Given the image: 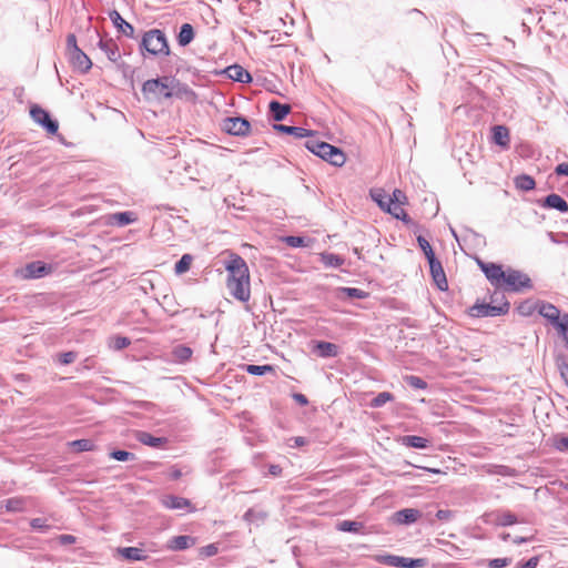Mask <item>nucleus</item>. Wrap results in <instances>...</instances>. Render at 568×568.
<instances>
[{"label":"nucleus","mask_w":568,"mask_h":568,"mask_svg":"<svg viewBox=\"0 0 568 568\" xmlns=\"http://www.w3.org/2000/svg\"><path fill=\"white\" fill-rule=\"evenodd\" d=\"M109 18L112 21L113 26L116 28V30L122 33L123 36L134 39V27L125 21L122 16L116 10H112L109 13Z\"/></svg>","instance_id":"nucleus-17"},{"label":"nucleus","mask_w":568,"mask_h":568,"mask_svg":"<svg viewBox=\"0 0 568 568\" xmlns=\"http://www.w3.org/2000/svg\"><path fill=\"white\" fill-rule=\"evenodd\" d=\"M225 268L227 272L235 270L248 268L246 262L240 255H232L231 260L227 261Z\"/></svg>","instance_id":"nucleus-46"},{"label":"nucleus","mask_w":568,"mask_h":568,"mask_svg":"<svg viewBox=\"0 0 568 568\" xmlns=\"http://www.w3.org/2000/svg\"><path fill=\"white\" fill-rule=\"evenodd\" d=\"M130 344H131L130 338L124 337V336H116L114 338L113 347L115 349L120 351V349H123V348L128 347Z\"/></svg>","instance_id":"nucleus-55"},{"label":"nucleus","mask_w":568,"mask_h":568,"mask_svg":"<svg viewBox=\"0 0 568 568\" xmlns=\"http://www.w3.org/2000/svg\"><path fill=\"white\" fill-rule=\"evenodd\" d=\"M389 200H394V203L402 205L404 203V201L406 200V196H405L404 192L396 189V190H394L393 195L387 199V203H389Z\"/></svg>","instance_id":"nucleus-58"},{"label":"nucleus","mask_w":568,"mask_h":568,"mask_svg":"<svg viewBox=\"0 0 568 568\" xmlns=\"http://www.w3.org/2000/svg\"><path fill=\"white\" fill-rule=\"evenodd\" d=\"M69 445L74 452H78V453L91 452L95 448L93 440L87 439V438L75 439V440L69 443Z\"/></svg>","instance_id":"nucleus-39"},{"label":"nucleus","mask_w":568,"mask_h":568,"mask_svg":"<svg viewBox=\"0 0 568 568\" xmlns=\"http://www.w3.org/2000/svg\"><path fill=\"white\" fill-rule=\"evenodd\" d=\"M503 303L493 305L489 303H475L473 306L468 308V315L471 317L480 318V317H496L500 315H505L509 312L510 304L506 300L505 295H501Z\"/></svg>","instance_id":"nucleus-4"},{"label":"nucleus","mask_w":568,"mask_h":568,"mask_svg":"<svg viewBox=\"0 0 568 568\" xmlns=\"http://www.w3.org/2000/svg\"><path fill=\"white\" fill-rule=\"evenodd\" d=\"M477 264L481 272L485 274L486 278L495 288L503 287L505 271L503 270V266L500 264L493 262H484L480 260H477Z\"/></svg>","instance_id":"nucleus-8"},{"label":"nucleus","mask_w":568,"mask_h":568,"mask_svg":"<svg viewBox=\"0 0 568 568\" xmlns=\"http://www.w3.org/2000/svg\"><path fill=\"white\" fill-rule=\"evenodd\" d=\"M541 205L546 209H552L560 213H568L567 201L556 193L548 194L546 197H544Z\"/></svg>","instance_id":"nucleus-22"},{"label":"nucleus","mask_w":568,"mask_h":568,"mask_svg":"<svg viewBox=\"0 0 568 568\" xmlns=\"http://www.w3.org/2000/svg\"><path fill=\"white\" fill-rule=\"evenodd\" d=\"M225 73L230 79L236 82L250 83L252 81L251 73L239 64L227 67Z\"/></svg>","instance_id":"nucleus-23"},{"label":"nucleus","mask_w":568,"mask_h":568,"mask_svg":"<svg viewBox=\"0 0 568 568\" xmlns=\"http://www.w3.org/2000/svg\"><path fill=\"white\" fill-rule=\"evenodd\" d=\"M538 313L554 327H556L558 323L562 322V314L560 313V310L551 303L541 302L538 307Z\"/></svg>","instance_id":"nucleus-16"},{"label":"nucleus","mask_w":568,"mask_h":568,"mask_svg":"<svg viewBox=\"0 0 568 568\" xmlns=\"http://www.w3.org/2000/svg\"><path fill=\"white\" fill-rule=\"evenodd\" d=\"M58 540L60 545L67 546L74 544L77 541V538L73 535L63 534L58 537Z\"/></svg>","instance_id":"nucleus-61"},{"label":"nucleus","mask_w":568,"mask_h":568,"mask_svg":"<svg viewBox=\"0 0 568 568\" xmlns=\"http://www.w3.org/2000/svg\"><path fill=\"white\" fill-rule=\"evenodd\" d=\"M221 129L230 135L243 138L250 134L251 123L243 116H229L223 119Z\"/></svg>","instance_id":"nucleus-6"},{"label":"nucleus","mask_w":568,"mask_h":568,"mask_svg":"<svg viewBox=\"0 0 568 568\" xmlns=\"http://www.w3.org/2000/svg\"><path fill=\"white\" fill-rule=\"evenodd\" d=\"M305 148L334 166H342L346 161V155L341 148L332 145L325 141H321L316 138L307 140L305 142Z\"/></svg>","instance_id":"nucleus-2"},{"label":"nucleus","mask_w":568,"mask_h":568,"mask_svg":"<svg viewBox=\"0 0 568 568\" xmlns=\"http://www.w3.org/2000/svg\"><path fill=\"white\" fill-rule=\"evenodd\" d=\"M193 256L191 254H183L174 265V272L178 275L186 273L192 264Z\"/></svg>","instance_id":"nucleus-41"},{"label":"nucleus","mask_w":568,"mask_h":568,"mask_svg":"<svg viewBox=\"0 0 568 568\" xmlns=\"http://www.w3.org/2000/svg\"><path fill=\"white\" fill-rule=\"evenodd\" d=\"M284 241L291 247H302L305 245V240L302 236L290 235Z\"/></svg>","instance_id":"nucleus-54"},{"label":"nucleus","mask_w":568,"mask_h":568,"mask_svg":"<svg viewBox=\"0 0 568 568\" xmlns=\"http://www.w3.org/2000/svg\"><path fill=\"white\" fill-rule=\"evenodd\" d=\"M384 564L398 568H422L426 565V559L388 555L384 558Z\"/></svg>","instance_id":"nucleus-13"},{"label":"nucleus","mask_w":568,"mask_h":568,"mask_svg":"<svg viewBox=\"0 0 568 568\" xmlns=\"http://www.w3.org/2000/svg\"><path fill=\"white\" fill-rule=\"evenodd\" d=\"M193 349L186 345L178 344L170 353V362L174 364H186L191 361Z\"/></svg>","instance_id":"nucleus-20"},{"label":"nucleus","mask_w":568,"mask_h":568,"mask_svg":"<svg viewBox=\"0 0 568 568\" xmlns=\"http://www.w3.org/2000/svg\"><path fill=\"white\" fill-rule=\"evenodd\" d=\"M195 37L194 28L191 23H183L180 27V31L176 36V41L179 45L186 47L189 45Z\"/></svg>","instance_id":"nucleus-30"},{"label":"nucleus","mask_w":568,"mask_h":568,"mask_svg":"<svg viewBox=\"0 0 568 568\" xmlns=\"http://www.w3.org/2000/svg\"><path fill=\"white\" fill-rule=\"evenodd\" d=\"M109 457L111 459L118 460V462H133L136 460V456L128 450L123 449H112L109 453Z\"/></svg>","instance_id":"nucleus-42"},{"label":"nucleus","mask_w":568,"mask_h":568,"mask_svg":"<svg viewBox=\"0 0 568 568\" xmlns=\"http://www.w3.org/2000/svg\"><path fill=\"white\" fill-rule=\"evenodd\" d=\"M313 352L322 358H332L339 354V347L331 342L316 341L313 346Z\"/></svg>","instance_id":"nucleus-18"},{"label":"nucleus","mask_w":568,"mask_h":568,"mask_svg":"<svg viewBox=\"0 0 568 568\" xmlns=\"http://www.w3.org/2000/svg\"><path fill=\"white\" fill-rule=\"evenodd\" d=\"M555 328L565 341V345L568 349V313L562 314V322L558 323Z\"/></svg>","instance_id":"nucleus-48"},{"label":"nucleus","mask_w":568,"mask_h":568,"mask_svg":"<svg viewBox=\"0 0 568 568\" xmlns=\"http://www.w3.org/2000/svg\"><path fill=\"white\" fill-rule=\"evenodd\" d=\"M386 212L392 214L395 219L402 220L405 223H408L410 221L408 214L405 212L402 205L394 203V200H389V203H387Z\"/></svg>","instance_id":"nucleus-37"},{"label":"nucleus","mask_w":568,"mask_h":568,"mask_svg":"<svg viewBox=\"0 0 568 568\" xmlns=\"http://www.w3.org/2000/svg\"><path fill=\"white\" fill-rule=\"evenodd\" d=\"M539 562L538 557H531L523 562L518 568H536Z\"/></svg>","instance_id":"nucleus-63"},{"label":"nucleus","mask_w":568,"mask_h":568,"mask_svg":"<svg viewBox=\"0 0 568 568\" xmlns=\"http://www.w3.org/2000/svg\"><path fill=\"white\" fill-rule=\"evenodd\" d=\"M555 172L557 175L568 176V163H560L556 166Z\"/></svg>","instance_id":"nucleus-64"},{"label":"nucleus","mask_w":568,"mask_h":568,"mask_svg":"<svg viewBox=\"0 0 568 568\" xmlns=\"http://www.w3.org/2000/svg\"><path fill=\"white\" fill-rule=\"evenodd\" d=\"M118 554L128 561H145L149 556L145 551L138 547L118 548Z\"/></svg>","instance_id":"nucleus-24"},{"label":"nucleus","mask_w":568,"mask_h":568,"mask_svg":"<svg viewBox=\"0 0 568 568\" xmlns=\"http://www.w3.org/2000/svg\"><path fill=\"white\" fill-rule=\"evenodd\" d=\"M394 399V396L389 392L378 393L371 402V406L374 408H379L384 406L386 403Z\"/></svg>","instance_id":"nucleus-44"},{"label":"nucleus","mask_w":568,"mask_h":568,"mask_svg":"<svg viewBox=\"0 0 568 568\" xmlns=\"http://www.w3.org/2000/svg\"><path fill=\"white\" fill-rule=\"evenodd\" d=\"M388 197H389L388 195H385L382 193L373 194V199L377 202L379 207L384 211H386V209H387V199Z\"/></svg>","instance_id":"nucleus-59"},{"label":"nucleus","mask_w":568,"mask_h":568,"mask_svg":"<svg viewBox=\"0 0 568 568\" xmlns=\"http://www.w3.org/2000/svg\"><path fill=\"white\" fill-rule=\"evenodd\" d=\"M140 52L143 57L169 55L171 51L165 33L160 29L145 31L140 42Z\"/></svg>","instance_id":"nucleus-1"},{"label":"nucleus","mask_w":568,"mask_h":568,"mask_svg":"<svg viewBox=\"0 0 568 568\" xmlns=\"http://www.w3.org/2000/svg\"><path fill=\"white\" fill-rule=\"evenodd\" d=\"M417 243L419 248L425 254L427 262L432 260V257H436L429 242L422 235L417 236Z\"/></svg>","instance_id":"nucleus-47"},{"label":"nucleus","mask_w":568,"mask_h":568,"mask_svg":"<svg viewBox=\"0 0 568 568\" xmlns=\"http://www.w3.org/2000/svg\"><path fill=\"white\" fill-rule=\"evenodd\" d=\"M486 562L489 568H505L510 565L511 559L507 558V557L506 558H494V559H488Z\"/></svg>","instance_id":"nucleus-50"},{"label":"nucleus","mask_w":568,"mask_h":568,"mask_svg":"<svg viewBox=\"0 0 568 568\" xmlns=\"http://www.w3.org/2000/svg\"><path fill=\"white\" fill-rule=\"evenodd\" d=\"M337 530L353 534H364L365 526L362 521L342 520L336 526Z\"/></svg>","instance_id":"nucleus-34"},{"label":"nucleus","mask_w":568,"mask_h":568,"mask_svg":"<svg viewBox=\"0 0 568 568\" xmlns=\"http://www.w3.org/2000/svg\"><path fill=\"white\" fill-rule=\"evenodd\" d=\"M161 505L170 510H183L185 513L195 511V507L192 501L187 498L176 496V495H163L160 498Z\"/></svg>","instance_id":"nucleus-10"},{"label":"nucleus","mask_w":568,"mask_h":568,"mask_svg":"<svg viewBox=\"0 0 568 568\" xmlns=\"http://www.w3.org/2000/svg\"><path fill=\"white\" fill-rule=\"evenodd\" d=\"M557 368H561L568 365V358L565 354L558 353L555 357Z\"/></svg>","instance_id":"nucleus-62"},{"label":"nucleus","mask_w":568,"mask_h":568,"mask_svg":"<svg viewBox=\"0 0 568 568\" xmlns=\"http://www.w3.org/2000/svg\"><path fill=\"white\" fill-rule=\"evenodd\" d=\"M30 526L34 530L47 531L50 528V525L47 524V520L43 518H33L30 521Z\"/></svg>","instance_id":"nucleus-53"},{"label":"nucleus","mask_w":568,"mask_h":568,"mask_svg":"<svg viewBox=\"0 0 568 568\" xmlns=\"http://www.w3.org/2000/svg\"><path fill=\"white\" fill-rule=\"evenodd\" d=\"M555 447L559 452H568V435L567 436H560L559 438H556Z\"/></svg>","instance_id":"nucleus-56"},{"label":"nucleus","mask_w":568,"mask_h":568,"mask_svg":"<svg viewBox=\"0 0 568 568\" xmlns=\"http://www.w3.org/2000/svg\"><path fill=\"white\" fill-rule=\"evenodd\" d=\"M80 49L77 44V37L73 33L68 34L67 37V50L68 54Z\"/></svg>","instance_id":"nucleus-57"},{"label":"nucleus","mask_w":568,"mask_h":568,"mask_svg":"<svg viewBox=\"0 0 568 568\" xmlns=\"http://www.w3.org/2000/svg\"><path fill=\"white\" fill-rule=\"evenodd\" d=\"M428 264L432 278L437 288L440 291H446L448 288V283L442 262L437 257H432V260L428 261Z\"/></svg>","instance_id":"nucleus-14"},{"label":"nucleus","mask_w":568,"mask_h":568,"mask_svg":"<svg viewBox=\"0 0 568 568\" xmlns=\"http://www.w3.org/2000/svg\"><path fill=\"white\" fill-rule=\"evenodd\" d=\"M422 513L415 508H404L396 511L393 516L394 523L398 525H410L417 521Z\"/></svg>","instance_id":"nucleus-21"},{"label":"nucleus","mask_w":568,"mask_h":568,"mask_svg":"<svg viewBox=\"0 0 568 568\" xmlns=\"http://www.w3.org/2000/svg\"><path fill=\"white\" fill-rule=\"evenodd\" d=\"M485 521L500 527H508L517 524L518 518L509 510H495L485 514Z\"/></svg>","instance_id":"nucleus-12"},{"label":"nucleus","mask_w":568,"mask_h":568,"mask_svg":"<svg viewBox=\"0 0 568 568\" xmlns=\"http://www.w3.org/2000/svg\"><path fill=\"white\" fill-rule=\"evenodd\" d=\"M400 444L417 449H427L430 446L429 439L417 435H405L399 439Z\"/></svg>","instance_id":"nucleus-28"},{"label":"nucleus","mask_w":568,"mask_h":568,"mask_svg":"<svg viewBox=\"0 0 568 568\" xmlns=\"http://www.w3.org/2000/svg\"><path fill=\"white\" fill-rule=\"evenodd\" d=\"M28 498L12 497L4 500V508L8 513H23L27 510Z\"/></svg>","instance_id":"nucleus-32"},{"label":"nucleus","mask_w":568,"mask_h":568,"mask_svg":"<svg viewBox=\"0 0 568 568\" xmlns=\"http://www.w3.org/2000/svg\"><path fill=\"white\" fill-rule=\"evenodd\" d=\"M403 379L408 386L416 389H426L428 387L427 383L416 375H406Z\"/></svg>","instance_id":"nucleus-45"},{"label":"nucleus","mask_w":568,"mask_h":568,"mask_svg":"<svg viewBox=\"0 0 568 568\" xmlns=\"http://www.w3.org/2000/svg\"><path fill=\"white\" fill-rule=\"evenodd\" d=\"M268 111L274 121L281 122L283 121L288 113L291 112V106L288 104H283L276 100H272L268 103Z\"/></svg>","instance_id":"nucleus-25"},{"label":"nucleus","mask_w":568,"mask_h":568,"mask_svg":"<svg viewBox=\"0 0 568 568\" xmlns=\"http://www.w3.org/2000/svg\"><path fill=\"white\" fill-rule=\"evenodd\" d=\"M493 141L501 148L509 146V130L505 125H495L491 129Z\"/></svg>","instance_id":"nucleus-31"},{"label":"nucleus","mask_w":568,"mask_h":568,"mask_svg":"<svg viewBox=\"0 0 568 568\" xmlns=\"http://www.w3.org/2000/svg\"><path fill=\"white\" fill-rule=\"evenodd\" d=\"M77 358V353L75 352H64V353H61L58 355V362L61 364V365H69L71 363H73Z\"/></svg>","instance_id":"nucleus-51"},{"label":"nucleus","mask_w":568,"mask_h":568,"mask_svg":"<svg viewBox=\"0 0 568 568\" xmlns=\"http://www.w3.org/2000/svg\"><path fill=\"white\" fill-rule=\"evenodd\" d=\"M230 294L240 302H247L251 297L250 278L227 280Z\"/></svg>","instance_id":"nucleus-11"},{"label":"nucleus","mask_w":568,"mask_h":568,"mask_svg":"<svg viewBox=\"0 0 568 568\" xmlns=\"http://www.w3.org/2000/svg\"><path fill=\"white\" fill-rule=\"evenodd\" d=\"M52 271L53 266L51 264H47L43 261H33L26 264V266L21 268L20 274L26 280H36L49 275Z\"/></svg>","instance_id":"nucleus-9"},{"label":"nucleus","mask_w":568,"mask_h":568,"mask_svg":"<svg viewBox=\"0 0 568 568\" xmlns=\"http://www.w3.org/2000/svg\"><path fill=\"white\" fill-rule=\"evenodd\" d=\"M503 287L511 292H520L523 290H530L532 283L527 274L509 267L505 271Z\"/></svg>","instance_id":"nucleus-5"},{"label":"nucleus","mask_w":568,"mask_h":568,"mask_svg":"<svg viewBox=\"0 0 568 568\" xmlns=\"http://www.w3.org/2000/svg\"><path fill=\"white\" fill-rule=\"evenodd\" d=\"M321 262L326 267L337 268V267H341L345 263V260L338 254L324 252L321 254Z\"/></svg>","instance_id":"nucleus-35"},{"label":"nucleus","mask_w":568,"mask_h":568,"mask_svg":"<svg viewBox=\"0 0 568 568\" xmlns=\"http://www.w3.org/2000/svg\"><path fill=\"white\" fill-rule=\"evenodd\" d=\"M136 439L141 444L153 447V448H159L166 443V438L155 437L148 432H139L136 435Z\"/></svg>","instance_id":"nucleus-33"},{"label":"nucleus","mask_w":568,"mask_h":568,"mask_svg":"<svg viewBox=\"0 0 568 568\" xmlns=\"http://www.w3.org/2000/svg\"><path fill=\"white\" fill-rule=\"evenodd\" d=\"M267 516H268V514L263 509L250 508L243 515V520L245 523H247L248 525L260 526V525L264 524Z\"/></svg>","instance_id":"nucleus-29"},{"label":"nucleus","mask_w":568,"mask_h":568,"mask_svg":"<svg viewBox=\"0 0 568 568\" xmlns=\"http://www.w3.org/2000/svg\"><path fill=\"white\" fill-rule=\"evenodd\" d=\"M219 552V547L216 544H209L204 547H201L199 554L202 558L213 557Z\"/></svg>","instance_id":"nucleus-49"},{"label":"nucleus","mask_w":568,"mask_h":568,"mask_svg":"<svg viewBox=\"0 0 568 568\" xmlns=\"http://www.w3.org/2000/svg\"><path fill=\"white\" fill-rule=\"evenodd\" d=\"M68 57L73 69L81 73H87L92 68V61L81 49L69 53Z\"/></svg>","instance_id":"nucleus-15"},{"label":"nucleus","mask_w":568,"mask_h":568,"mask_svg":"<svg viewBox=\"0 0 568 568\" xmlns=\"http://www.w3.org/2000/svg\"><path fill=\"white\" fill-rule=\"evenodd\" d=\"M98 47L105 53L108 59L112 62H116L121 58L119 47L112 39H100Z\"/></svg>","instance_id":"nucleus-27"},{"label":"nucleus","mask_w":568,"mask_h":568,"mask_svg":"<svg viewBox=\"0 0 568 568\" xmlns=\"http://www.w3.org/2000/svg\"><path fill=\"white\" fill-rule=\"evenodd\" d=\"M227 273H229L227 280H247V278H250L248 268L235 270V271H231Z\"/></svg>","instance_id":"nucleus-52"},{"label":"nucleus","mask_w":568,"mask_h":568,"mask_svg":"<svg viewBox=\"0 0 568 568\" xmlns=\"http://www.w3.org/2000/svg\"><path fill=\"white\" fill-rule=\"evenodd\" d=\"M244 371L247 374H251L254 376H263L267 373H274L275 368H274V366H272L270 364H265V365L247 364L244 366Z\"/></svg>","instance_id":"nucleus-38"},{"label":"nucleus","mask_w":568,"mask_h":568,"mask_svg":"<svg viewBox=\"0 0 568 568\" xmlns=\"http://www.w3.org/2000/svg\"><path fill=\"white\" fill-rule=\"evenodd\" d=\"M136 221L133 212L124 211L118 212L112 215V223L118 226H125Z\"/></svg>","instance_id":"nucleus-36"},{"label":"nucleus","mask_w":568,"mask_h":568,"mask_svg":"<svg viewBox=\"0 0 568 568\" xmlns=\"http://www.w3.org/2000/svg\"><path fill=\"white\" fill-rule=\"evenodd\" d=\"M273 128L275 131H277L280 133L293 135L296 139H303V138L312 135V131H310L305 128H302V126H293V125H285V124L278 123V124H274Z\"/></svg>","instance_id":"nucleus-26"},{"label":"nucleus","mask_w":568,"mask_h":568,"mask_svg":"<svg viewBox=\"0 0 568 568\" xmlns=\"http://www.w3.org/2000/svg\"><path fill=\"white\" fill-rule=\"evenodd\" d=\"M436 517L439 520L448 521L454 517V513L449 509H438L436 513Z\"/></svg>","instance_id":"nucleus-60"},{"label":"nucleus","mask_w":568,"mask_h":568,"mask_svg":"<svg viewBox=\"0 0 568 568\" xmlns=\"http://www.w3.org/2000/svg\"><path fill=\"white\" fill-rule=\"evenodd\" d=\"M515 185L521 191H531L535 189L536 183L530 175L521 174L515 179Z\"/></svg>","instance_id":"nucleus-40"},{"label":"nucleus","mask_w":568,"mask_h":568,"mask_svg":"<svg viewBox=\"0 0 568 568\" xmlns=\"http://www.w3.org/2000/svg\"><path fill=\"white\" fill-rule=\"evenodd\" d=\"M173 81L174 79L170 77H161L146 80L142 85V93L149 101H162L165 99H171L173 97L171 89V83Z\"/></svg>","instance_id":"nucleus-3"},{"label":"nucleus","mask_w":568,"mask_h":568,"mask_svg":"<svg viewBox=\"0 0 568 568\" xmlns=\"http://www.w3.org/2000/svg\"><path fill=\"white\" fill-rule=\"evenodd\" d=\"M339 296L345 295L349 298L363 300L368 296V293L357 287H339Z\"/></svg>","instance_id":"nucleus-43"},{"label":"nucleus","mask_w":568,"mask_h":568,"mask_svg":"<svg viewBox=\"0 0 568 568\" xmlns=\"http://www.w3.org/2000/svg\"><path fill=\"white\" fill-rule=\"evenodd\" d=\"M32 120L41 125L48 133L55 134L59 130V123L52 119L50 113L40 105H32L30 109Z\"/></svg>","instance_id":"nucleus-7"},{"label":"nucleus","mask_w":568,"mask_h":568,"mask_svg":"<svg viewBox=\"0 0 568 568\" xmlns=\"http://www.w3.org/2000/svg\"><path fill=\"white\" fill-rule=\"evenodd\" d=\"M196 544V539L189 535H179L172 537L166 545V548L171 551H182Z\"/></svg>","instance_id":"nucleus-19"}]
</instances>
